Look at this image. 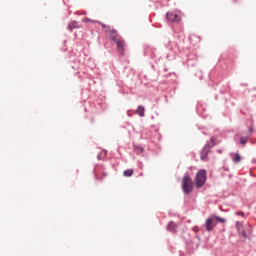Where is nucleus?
Returning <instances> with one entry per match:
<instances>
[{"label": "nucleus", "instance_id": "f257e3e1", "mask_svg": "<svg viewBox=\"0 0 256 256\" xmlns=\"http://www.w3.org/2000/svg\"><path fill=\"white\" fill-rule=\"evenodd\" d=\"M217 223H227V220L217 215H211L205 221V224H204L205 230L208 233H210V231H213V229L217 227Z\"/></svg>", "mask_w": 256, "mask_h": 256}, {"label": "nucleus", "instance_id": "f03ea898", "mask_svg": "<svg viewBox=\"0 0 256 256\" xmlns=\"http://www.w3.org/2000/svg\"><path fill=\"white\" fill-rule=\"evenodd\" d=\"M110 40L117 45V51L120 55H125V40L117 34L116 30H112Z\"/></svg>", "mask_w": 256, "mask_h": 256}, {"label": "nucleus", "instance_id": "7ed1b4c3", "mask_svg": "<svg viewBox=\"0 0 256 256\" xmlns=\"http://www.w3.org/2000/svg\"><path fill=\"white\" fill-rule=\"evenodd\" d=\"M182 191L184 195H190V193H193V179H191L189 173H185L182 178Z\"/></svg>", "mask_w": 256, "mask_h": 256}, {"label": "nucleus", "instance_id": "20e7f679", "mask_svg": "<svg viewBox=\"0 0 256 256\" xmlns=\"http://www.w3.org/2000/svg\"><path fill=\"white\" fill-rule=\"evenodd\" d=\"M214 145H215V137H211L210 141H207L201 150V154H200L201 161H207V157L209 156V153L211 149H213Z\"/></svg>", "mask_w": 256, "mask_h": 256}, {"label": "nucleus", "instance_id": "39448f33", "mask_svg": "<svg viewBox=\"0 0 256 256\" xmlns=\"http://www.w3.org/2000/svg\"><path fill=\"white\" fill-rule=\"evenodd\" d=\"M207 181V171L205 169L199 170L195 176V185L197 189H201Z\"/></svg>", "mask_w": 256, "mask_h": 256}, {"label": "nucleus", "instance_id": "423d86ee", "mask_svg": "<svg viewBox=\"0 0 256 256\" xmlns=\"http://www.w3.org/2000/svg\"><path fill=\"white\" fill-rule=\"evenodd\" d=\"M166 19L167 21H170V23H179V21H181V16L176 12H168L166 14Z\"/></svg>", "mask_w": 256, "mask_h": 256}, {"label": "nucleus", "instance_id": "0eeeda50", "mask_svg": "<svg viewBox=\"0 0 256 256\" xmlns=\"http://www.w3.org/2000/svg\"><path fill=\"white\" fill-rule=\"evenodd\" d=\"M236 229L238 231L239 237H243L244 239H247V232H245V228H243V223L237 222Z\"/></svg>", "mask_w": 256, "mask_h": 256}, {"label": "nucleus", "instance_id": "6e6552de", "mask_svg": "<svg viewBox=\"0 0 256 256\" xmlns=\"http://www.w3.org/2000/svg\"><path fill=\"white\" fill-rule=\"evenodd\" d=\"M167 231H170V233H177V224L170 221L167 225Z\"/></svg>", "mask_w": 256, "mask_h": 256}, {"label": "nucleus", "instance_id": "1a4fd4ad", "mask_svg": "<svg viewBox=\"0 0 256 256\" xmlns=\"http://www.w3.org/2000/svg\"><path fill=\"white\" fill-rule=\"evenodd\" d=\"M68 29L70 31H73V29H79V24L77 23V21H72L68 24Z\"/></svg>", "mask_w": 256, "mask_h": 256}, {"label": "nucleus", "instance_id": "9d476101", "mask_svg": "<svg viewBox=\"0 0 256 256\" xmlns=\"http://www.w3.org/2000/svg\"><path fill=\"white\" fill-rule=\"evenodd\" d=\"M185 64L187 67H195L197 65V60L196 59H188Z\"/></svg>", "mask_w": 256, "mask_h": 256}, {"label": "nucleus", "instance_id": "9b49d317", "mask_svg": "<svg viewBox=\"0 0 256 256\" xmlns=\"http://www.w3.org/2000/svg\"><path fill=\"white\" fill-rule=\"evenodd\" d=\"M137 114L139 117H145V107L143 106H138L137 108Z\"/></svg>", "mask_w": 256, "mask_h": 256}, {"label": "nucleus", "instance_id": "f8f14e48", "mask_svg": "<svg viewBox=\"0 0 256 256\" xmlns=\"http://www.w3.org/2000/svg\"><path fill=\"white\" fill-rule=\"evenodd\" d=\"M133 173H134L133 169H127L123 172V176L124 177H132Z\"/></svg>", "mask_w": 256, "mask_h": 256}, {"label": "nucleus", "instance_id": "ddd939ff", "mask_svg": "<svg viewBox=\"0 0 256 256\" xmlns=\"http://www.w3.org/2000/svg\"><path fill=\"white\" fill-rule=\"evenodd\" d=\"M134 151H135V153H137V155H140V153H143V151H145V149L141 146H134Z\"/></svg>", "mask_w": 256, "mask_h": 256}, {"label": "nucleus", "instance_id": "4468645a", "mask_svg": "<svg viewBox=\"0 0 256 256\" xmlns=\"http://www.w3.org/2000/svg\"><path fill=\"white\" fill-rule=\"evenodd\" d=\"M247 141H249V136H246L244 138H240V144L241 145H247Z\"/></svg>", "mask_w": 256, "mask_h": 256}, {"label": "nucleus", "instance_id": "2eb2a0df", "mask_svg": "<svg viewBox=\"0 0 256 256\" xmlns=\"http://www.w3.org/2000/svg\"><path fill=\"white\" fill-rule=\"evenodd\" d=\"M234 163H239L241 162V155L239 153L235 154V157L233 158Z\"/></svg>", "mask_w": 256, "mask_h": 256}, {"label": "nucleus", "instance_id": "dca6fc26", "mask_svg": "<svg viewBox=\"0 0 256 256\" xmlns=\"http://www.w3.org/2000/svg\"><path fill=\"white\" fill-rule=\"evenodd\" d=\"M236 215H240L241 217H245V213H243V212H237Z\"/></svg>", "mask_w": 256, "mask_h": 256}, {"label": "nucleus", "instance_id": "f3484780", "mask_svg": "<svg viewBox=\"0 0 256 256\" xmlns=\"http://www.w3.org/2000/svg\"><path fill=\"white\" fill-rule=\"evenodd\" d=\"M98 23H101V22H98ZM101 25H102L103 29H106V28H107V25L102 24V23H101Z\"/></svg>", "mask_w": 256, "mask_h": 256}, {"label": "nucleus", "instance_id": "a211bd4d", "mask_svg": "<svg viewBox=\"0 0 256 256\" xmlns=\"http://www.w3.org/2000/svg\"><path fill=\"white\" fill-rule=\"evenodd\" d=\"M139 168L143 169V163L139 162Z\"/></svg>", "mask_w": 256, "mask_h": 256}, {"label": "nucleus", "instance_id": "6ab92c4d", "mask_svg": "<svg viewBox=\"0 0 256 256\" xmlns=\"http://www.w3.org/2000/svg\"><path fill=\"white\" fill-rule=\"evenodd\" d=\"M171 44V41H168V49H172V47L171 46H169Z\"/></svg>", "mask_w": 256, "mask_h": 256}, {"label": "nucleus", "instance_id": "aec40b11", "mask_svg": "<svg viewBox=\"0 0 256 256\" xmlns=\"http://www.w3.org/2000/svg\"><path fill=\"white\" fill-rule=\"evenodd\" d=\"M249 133H253V127H249Z\"/></svg>", "mask_w": 256, "mask_h": 256}, {"label": "nucleus", "instance_id": "412c9836", "mask_svg": "<svg viewBox=\"0 0 256 256\" xmlns=\"http://www.w3.org/2000/svg\"><path fill=\"white\" fill-rule=\"evenodd\" d=\"M198 77H199L200 80L203 79V75H200V76H198Z\"/></svg>", "mask_w": 256, "mask_h": 256}, {"label": "nucleus", "instance_id": "4be33fe9", "mask_svg": "<svg viewBox=\"0 0 256 256\" xmlns=\"http://www.w3.org/2000/svg\"><path fill=\"white\" fill-rule=\"evenodd\" d=\"M86 21H90V22H91L92 20H91V19H89V18H86Z\"/></svg>", "mask_w": 256, "mask_h": 256}, {"label": "nucleus", "instance_id": "5701e85b", "mask_svg": "<svg viewBox=\"0 0 256 256\" xmlns=\"http://www.w3.org/2000/svg\"><path fill=\"white\" fill-rule=\"evenodd\" d=\"M98 159H101V154H98Z\"/></svg>", "mask_w": 256, "mask_h": 256}, {"label": "nucleus", "instance_id": "b1692460", "mask_svg": "<svg viewBox=\"0 0 256 256\" xmlns=\"http://www.w3.org/2000/svg\"><path fill=\"white\" fill-rule=\"evenodd\" d=\"M218 153H223V151H221V150H218Z\"/></svg>", "mask_w": 256, "mask_h": 256}, {"label": "nucleus", "instance_id": "393cba45", "mask_svg": "<svg viewBox=\"0 0 256 256\" xmlns=\"http://www.w3.org/2000/svg\"><path fill=\"white\" fill-rule=\"evenodd\" d=\"M225 171H229V168H225Z\"/></svg>", "mask_w": 256, "mask_h": 256}]
</instances>
